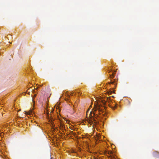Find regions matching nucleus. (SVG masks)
Returning <instances> with one entry per match:
<instances>
[{
	"label": "nucleus",
	"mask_w": 159,
	"mask_h": 159,
	"mask_svg": "<svg viewBox=\"0 0 159 159\" xmlns=\"http://www.w3.org/2000/svg\"><path fill=\"white\" fill-rule=\"evenodd\" d=\"M94 111L93 112V115L95 116H95V118H97L98 116L96 114L95 115V113H96V111L97 110H98V112H103V110L101 108V107L100 105H95V107L94 108Z\"/></svg>",
	"instance_id": "nucleus-1"
},
{
	"label": "nucleus",
	"mask_w": 159,
	"mask_h": 159,
	"mask_svg": "<svg viewBox=\"0 0 159 159\" xmlns=\"http://www.w3.org/2000/svg\"><path fill=\"white\" fill-rule=\"evenodd\" d=\"M46 117H47V118L49 120V121L51 122L52 121V119H51V116H50L49 113L48 112L47 110H46Z\"/></svg>",
	"instance_id": "nucleus-2"
},
{
	"label": "nucleus",
	"mask_w": 159,
	"mask_h": 159,
	"mask_svg": "<svg viewBox=\"0 0 159 159\" xmlns=\"http://www.w3.org/2000/svg\"><path fill=\"white\" fill-rule=\"evenodd\" d=\"M159 154V152L155 151L153 153V155L155 157H157V155Z\"/></svg>",
	"instance_id": "nucleus-3"
},
{
	"label": "nucleus",
	"mask_w": 159,
	"mask_h": 159,
	"mask_svg": "<svg viewBox=\"0 0 159 159\" xmlns=\"http://www.w3.org/2000/svg\"><path fill=\"white\" fill-rule=\"evenodd\" d=\"M25 114L27 115H32L33 112L32 111V110H30L29 111H25Z\"/></svg>",
	"instance_id": "nucleus-4"
},
{
	"label": "nucleus",
	"mask_w": 159,
	"mask_h": 159,
	"mask_svg": "<svg viewBox=\"0 0 159 159\" xmlns=\"http://www.w3.org/2000/svg\"><path fill=\"white\" fill-rule=\"evenodd\" d=\"M11 37V36L10 35H7V39H9V38H10Z\"/></svg>",
	"instance_id": "nucleus-5"
},
{
	"label": "nucleus",
	"mask_w": 159,
	"mask_h": 159,
	"mask_svg": "<svg viewBox=\"0 0 159 159\" xmlns=\"http://www.w3.org/2000/svg\"><path fill=\"white\" fill-rule=\"evenodd\" d=\"M115 81H111L110 83H109V84H114V83Z\"/></svg>",
	"instance_id": "nucleus-6"
},
{
	"label": "nucleus",
	"mask_w": 159,
	"mask_h": 159,
	"mask_svg": "<svg viewBox=\"0 0 159 159\" xmlns=\"http://www.w3.org/2000/svg\"><path fill=\"white\" fill-rule=\"evenodd\" d=\"M89 123H91V124H92L93 123V120H89Z\"/></svg>",
	"instance_id": "nucleus-7"
},
{
	"label": "nucleus",
	"mask_w": 159,
	"mask_h": 159,
	"mask_svg": "<svg viewBox=\"0 0 159 159\" xmlns=\"http://www.w3.org/2000/svg\"><path fill=\"white\" fill-rule=\"evenodd\" d=\"M114 73V72L113 73H112V74L111 75L110 74V76L111 77V78H112L113 77V73Z\"/></svg>",
	"instance_id": "nucleus-8"
},
{
	"label": "nucleus",
	"mask_w": 159,
	"mask_h": 159,
	"mask_svg": "<svg viewBox=\"0 0 159 159\" xmlns=\"http://www.w3.org/2000/svg\"><path fill=\"white\" fill-rule=\"evenodd\" d=\"M117 107L116 106H115V107L113 108L114 109L116 108Z\"/></svg>",
	"instance_id": "nucleus-9"
},
{
	"label": "nucleus",
	"mask_w": 159,
	"mask_h": 159,
	"mask_svg": "<svg viewBox=\"0 0 159 159\" xmlns=\"http://www.w3.org/2000/svg\"><path fill=\"white\" fill-rule=\"evenodd\" d=\"M111 159H116L115 158V157H111Z\"/></svg>",
	"instance_id": "nucleus-10"
},
{
	"label": "nucleus",
	"mask_w": 159,
	"mask_h": 159,
	"mask_svg": "<svg viewBox=\"0 0 159 159\" xmlns=\"http://www.w3.org/2000/svg\"><path fill=\"white\" fill-rule=\"evenodd\" d=\"M95 119L94 118H93V121H95Z\"/></svg>",
	"instance_id": "nucleus-11"
},
{
	"label": "nucleus",
	"mask_w": 159,
	"mask_h": 159,
	"mask_svg": "<svg viewBox=\"0 0 159 159\" xmlns=\"http://www.w3.org/2000/svg\"><path fill=\"white\" fill-rule=\"evenodd\" d=\"M50 159H53V158L52 157H51Z\"/></svg>",
	"instance_id": "nucleus-12"
},
{
	"label": "nucleus",
	"mask_w": 159,
	"mask_h": 159,
	"mask_svg": "<svg viewBox=\"0 0 159 159\" xmlns=\"http://www.w3.org/2000/svg\"><path fill=\"white\" fill-rule=\"evenodd\" d=\"M91 113H92V111H91V112H90V114H91Z\"/></svg>",
	"instance_id": "nucleus-13"
}]
</instances>
